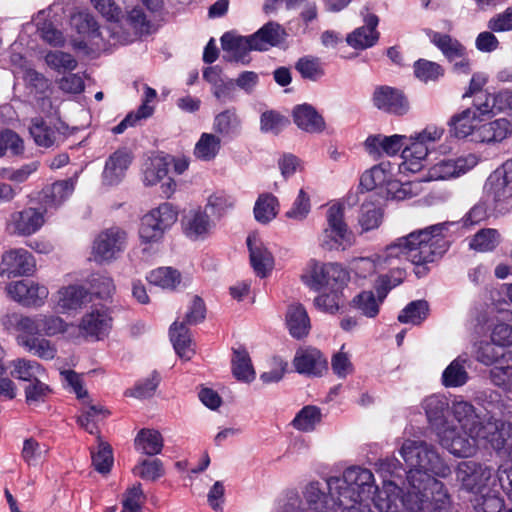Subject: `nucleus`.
<instances>
[{
	"instance_id": "obj_1",
	"label": "nucleus",
	"mask_w": 512,
	"mask_h": 512,
	"mask_svg": "<svg viewBox=\"0 0 512 512\" xmlns=\"http://www.w3.org/2000/svg\"><path fill=\"white\" fill-rule=\"evenodd\" d=\"M428 422L439 443L460 458L474 456L479 442L488 444L497 456L512 461V423L494 416H481L468 401L430 395L422 402Z\"/></svg>"
},
{
	"instance_id": "obj_2",
	"label": "nucleus",
	"mask_w": 512,
	"mask_h": 512,
	"mask_svg": "<svg viewBox=\"0 0 512 512\" xmlns=\"http://www.w3.org/2000/svg\"><path fill=\"white\" fill-rule=\"evenodd\" d=\"M400 454L410 467L407 474L406 492L389 483L375 499L379 512H448L450 498L444 484L435 476L450 475V467L441 459L436 449L421 440L407 439L400 448Z\"/></svg>"
},
{
	"instance_id": "obj_3",
	"label": "nucleus",
	"mask_w": 512,
	"mask_h": 512,
	"mask_svg": "<svg viewBox=\"0 0 512 512\" xmlns=\"http://www.w3.org/2000/svg\"><path fill=\"white\" fill-rule=\"evenodd\" d=\"M329 495L319 482H310L303 491L309 512H365L362 502L375 492L374 476L365 468L350 467L342 477L326 480Z\"/></svg>"
},
{
	"instance_id": "obj_4",
	"label": "nucleus",
	"mask_w": 512,
	"mask_h": 512,
	"mask_svg": "<svg viewBox=\"0 0 512 512\" xmlns=\"http://www.w3.org/2000/svg\"><path fill=\"white\" fill-rule=\"evenodd\" d=\"M443 230L444 224H436L400 237L386 247L379 260L388 266L394 265L396 260H407L414 265L434 262L447 250Z\"/></svg>"
},
{
	"instance_id": "obj_5",
	"label": "nucleus",
	"mask_w": 512,
	"mask_h": 512,
	"mask_svg": "<svg viewBox=\"0 0 512 512\" xmlns=\"http://www.w3.org/2000/svg\"><path fill=\"white\" fill-rule=\"evenodd\" d=\"M319 246L328 251L344 250L352 245V233L344 219V207L331 205L325 215V225L318 235Z\"/></svg>"
},
{
	"instance_id": "obj_6",
	"label": "nucleus",
	"mask_w": 512,
	"mask_h": 512,
	"mask_svg": "<svg viewBox=\"0 0 512 512\" xmlns=\"http://www.w3.org/2000/svg\"><path fill=\"white\" fill-rule=\"evenodd\" d=\"M177 217L178 213L170 203H163L145 214L138 231L141 245L153 246L160 243Z\"/></svg>"
},
{
	"instance_id": "obj_7",
	"label": "nucleus",
	"mask_w": 512,
	"mask_h": 512,
	"mask_svg": "<svg viewBox=\"0 0 512 512\" xmlns=\"http://www.w3.org/2000/svg\"><path fill=\"white\" fill-rule=\"evenodd\" d=\"M485 190L501 213L512 212V157L490 174Z\"/></svg>"
},
{
	"instance_id": "obj_8",
	"label": "nucleus",
	"mask_w": 512,
	"mask_h": 512,
	"mask_svg": "<svg viewBox=\"0 0 512 512\" xmlns=\"http://www.w3.org/2000/svg\"><path fill=\"white\" fill-rule=\"evenodd\" d=\"M127 245V232L117 226L110 227L100 232L92 246V258L97 263H111Z\"/></svg>"
},
{
	"instance_id": "obj_9",
	"label": "nucleus",
	"mask_w": 512,
	"mask_h": 512,
	"mask_svg": "<svg viewBox=\"0 0 512 512\" xmlns=\"http://www.w3.org/2000/svg\"><path fill=\"white\" fill-rule=\"evenodd\" d=\"M46 208L24 207L13 211L5 221V231L11 236L28 237L37 233L45 223Z\"/></svg>"
},
{
	"instance_id": "obj_10",
	"label": "nucleus",
	"mask_w": 512,
	"mask_h": 512,
	"mask_svg": "<svg viewBox=\"0 0 512 512\" xmlns=\"http://www.w3.org/2000/svg\"><path fill=\"white\" fill-rule=\"evenodd\" d=\"M493 475V468L476 461H463L456 469L457 480L467 492L475 495L488 490Z\"/></svg>"
},
{
	"instance_id": "obj_11",
	"label": "nucleus",
	"mask_w": 512,
	"mask_h": 512,
	"mask_svg": "<svg viewBox=\"0 0 512 512\" xmlns=\"http://www.w3.org/2000/svg\"><path fill=\"white\" fill-rule=\"evenodd\" d=\"M478 157L473 153L461 155L457 158H444L433 164L422 178V181L449 180L460 177L478 164Z\"/></svg>"
},
{
	"instance_id": "obj_12",
	"label": "nucleus",
	"mask_w": 512,
	"mask_h": 512,
	"mask_svg": "<svg viewBox=\"0 0 512 512\" xmlns=\"http://www.w3.org/2000/svg\"><path fill=\"white\" fill-rule=\"evenodd\" d=\"M6 291L11 299L25 307H42L49 296L48 288L33 280L11 282Z\"/></svg>"
},
{
	"instance_id": "obj_13",
	"label": "nucleus",
	"mask_w": 512,
	"mask_h": 512,
	"mask_svg": "<svg viewBox=\"0 0 512 512\" xmlns=\"http://www.w3.org/2000/svg\"><path fill=\"white\" fill-rule=\"evenodd\" d=\"M29 132L35 144L39 147L50 148L62 143L68 132V127L62 121H45L33 119Z\"/></svg>"
},
{
	"instance_id": "obj_14",
	"label": "nucleus",
	"mask_w": 512,
	"mask_h": 512,
	"mask_svg": "<svg viewBox=\"0 0 512 512\" xmlns=\"http://www.w3.org/2000/svg\"><path fill=\"white\" fill-rule=\"evenodd\" d=\"M36 262L32 254L24 248H14L3 253L0 262V275L10 277L32 275Z\"/></svg>"
},
{
	"instance_id": "obj_15",
	"label": "nucleus",
	"mask_w": 512,
	"mask_h": 512,
	"mask_svg": "<svg viewBox=\"0 0 512 512\" xmlns=\"http://www.w3.org/2000/svg\"><path fill=\"white\" fill-rule=\"evenodd\" d=\"M183 234L192 241L207 239L214 228V222L201 207L188 210L181 219Z\"/></svg>"
},
{
	"instance_id": "obj_16",
	"label": "nucleus",
	"mask_w": 512,
	"mask_h": 512,
	"mask_svg": "<svg viewBox=\"0 0 512 512\" xmlns=\"http://www.w3.org/2000/svg\"><path fill=\"white\" fill-rule=\"evenodd\" d=\"M112 318L104 306H94L81 319L79 330L85 337L101 340L108 335Z\"/></svg>"
},
{
	"instance_id": "obj_17",
	"label": "nucleus",
	"mask_w": 512,
	"mask_h": 512,
	"mask_svg": "<svg viewBox=\"0 0 512 512\" xmlns=\"http://www.w3.org/2000/svg\"><path fill=\"white\" fill-rule=\"evenodd\" d=\"M203 78L211 85V93L221 101H235L236 85L234 79L228 78L223 74L222 68L219 66H210L204 69Z\"/></svg>"
},
{
	"instance_id": "obj_18",
	"label": "nucleus",
	"mask_w": 512,
	"mask_h": 512,
	"mask_svg": "<svg viewBox=\"0 0 512 512\" xmlns=\"http://www.w3.org/2000/svg\"><path fill=\"white\" fill-rule=\"evenodd\" d=\"M252 36H241L233 32H227L221 37V46L224 51L223 58L226 61L248 63L247 55L256 50Z\"/></svg>"
},
{
	"instance_id": "obj_19",
	"label": "nucleus",
	"mask_w": 512,
	"mask_h": 512,
	"mask_svg": "<svg viewBox=\"0 0 512 512\" xmlns=\"http://www.w3.org/2000/svg\"><path fill=\"white\" fill-rule=\"evenodd\" d=\"M373 104L380 110L397 115H403L409 109V103L403 93L389 86H380L375 89Z\"/></svg>"
},
{
	"instance_id": "obj_20",
	"label": "nucleus",
	"mask_w": 512,
	"mask_h": 512,
	"mask_svg": "<svg viewBox=\"0 0 512 512\" xmlns=\"http://www.w3.org/2000/svg\"><path fill=\"white\" fill-rule=\"evenodd\" d=\"M247 246L250 253V262L254 272L261 278L266 277L272 271L274 266L272 253L256 234L248 236Z\"/></svg>"
},
{
	"instance_id": "obj_21",
	"label": "nucleus",
	"mask_w": 512,
	"mask_h": 512,
	"mask_svg": "<svg viewBox=\"0 0 512 512\" xmlns=\"http://www.w3.org/2000/svg\"><path fill=\"white\" fill-rule=\"evenodd\" d=\"M365 25L356 28L349 33L346 42L354 49L364 50L374 46L379 39V32L376 30L379 18L375 14L367 13L364 15Z\"/></svg>"
},
{
	"instance_id": "obj_22",
	"label": "nucleus",
	"mask_w": 512,
	"mask_h": 512,
	"mask_svg": "<svg viewBox=\"0 0 512 512\" xmlns=\"http://www.w3.org/2000/svg\"><path fill=\"white\" fill-rule=\"evenodd\" d=\"M131 164V156L126 150H117L106 160L102 172V184L107 187L118 185Z\"/></svg>"
},
{
	"instance_id": "obj_23",
	"label": "nucleus",
	"mask_w": 512,
	"mask_h": 512,
	"mask_svg": "<svg viewBox=\"0 0 512 512\" xmlns=\"http://www.w3.org/2000/svg\"><path fill=\"white\" fill-rule=\"evenodd\" d=\"M294 367L300 374L318 376L327 370V361L322 353L315 348L300 349L296 352Z\"/></svg>"
},
{
	"instance_id": "obj_24",
	"label": "nucleus",
	"mask_w": 512,
	"mask_h": 512,
	"mask_svg": "<svg viewBox=\"0 0 512 512\" xmlns=\"http://www.w3.org/2000/svg\"><path fill=\"white\" fill-rule=\"evenodd\" d=\"M72 24L79 34L84 35L86 41H79L74 43L77 49H86L89 45L100 47L102 40L99 27L94 17L88 13H78L72 17Z\"/></svg>"
},
{
	"instance_id": "obj_25",
	"label": "nucleus",
	"mask_w": 512,
	"mask_h": 512,
	"mask_svg": "<svg viewBox=\"0 0 512 512\" xmlns=\"http://www.w3.org/2000/svg\"><path fill=\"white\" fill-rule=\"evenodd\" d=\"M90 301L91 295L83 286L69 285L57 292V307L63 313L76 311Z\"/></svg>"
},
{
	"instance_id": "obj_26",
	"label": "nucleus",
	"mask_w": 512,
	"mask_h": 512,
	"mask_svg": "<svg viewBox=\"0 0 512 512\" xmlns=\"http://www.w3.org/2000/svg\"><path fill=\"white\" fill-rule=\"evenodd\" d=\"M30 334L53 337L65 333L68 324L59 316L50 313H40L31 316Z\"/></svg>"
},
{
	"instance_id": "obj_27",
	"label": "nucleus",
	"mask_w": 512,
	"mask_h": 512,
	"mask_svg": "<svg viewBox=\"0 0 512 512\" xmlns=\"http://www.w3.org/2000/svg\"><path fill=\"white\" fill-rule=\"evenodd\" d=\"M404 139L405 136L398 134L392 136L371 135L366 139L365 147L368 153L373 156H381L382 154L393 156L404 146Z\"/></svg>"
},
{
	"instance_id": "obj_28",
	"label": "nucleus",
	"mask_w": 512,
	"mask_h": 512,
	"mask_svg": "<svg viewBox=\"0 0 512 512\" xmlns=\"http://www.w3.org/2000/svg\"><path fill=\"white\" fill-rule=\"evenodd\" d=\"M285 322L293 338L302 339L309 334L311 328L310 318L302 304L293 303L288 306Z\"/></svg>"
},
{
	"instance_id": "obj_29",
	"label": "nucleus",
	"mask_w": 512,
	"mask_h": 512,
	"mask_svg": "<svg viewBox=\"0 0 512 512\" xmlns=\"http://www.w3.org/2000/svg\"><path fill=\"white\" fill-rule=\"evenodd\" d=\"M293 121L301 130L308 133H320L325 128L322 116L309 104H301L294 107Z\"/></svg>"
},
{
	"instance_id": "obj_30",
	"label": "nucleus",
	"mask_w": 512,
	"mask_h": 512,
	"mask_svg": "<svg viewBox=\"0 0 512 512\" xmlns=\"http://www.w3.org/2000/svg\"><path fill=\"white\" fill-rule=\"evenodd\" d=\"M511 133V124L505 118L479 125L473 134V140L482 143L503 141Z\"/></svg>"
},
{
	"instance_id": "obj_31",
	"label": "nucleus",
	"mask_w": 512,
	"mask_h": 512,
	"mask_svg": "<svg viewBox=\"0 0 512 512\" xmlns=\"http://www.w3.org/2000/svg\"><path fill=\"white\" fill-rule=\"evenodd\" d=\"M76 178H69L53 183L42 192L43 208H57L62 205L74 192Z\"/></svg>"
},
{
	"instance_id": "obj_32",
	"label": "nucleus",
	"mask_w": 512,
	"mask_h": 512,
	"mask_svg": "<svg viewBox=\"0 0 512 512\" xmlns=\"http://www.w3.org/2000/svg\"><path fill=\"white\" fill-rule=\"evenodd\" d=\"M17 343L34 356L43 360H52L57 354L56 346L48 339L37 334H19Z\"/></svg>"
},
{
	"instance_id": "obj_33",
	"label": "nucleus",
	"mask_w": 512,
	"mask_h": 512,
	"mask_svg": "<svg viewBox=\"0 0 512 512\" xmlns=\"http://www.w3.org/2000/svg\"><path fill=\"white\" fill-rule=\"evenodd\" d=\"M7 369H9L11 377L28 383L45 376V369L41 364L26 358H17L10 361Z\"/></svg>"
},
{
	"instance_id": "obj_34",
	"label": "nucleus",
	"mask_w": 512,
	"mask_h": 512,
	"mask_svg": "<svg viewBox=\"0 0 512 512\" xmlns=\"http://www.w3.org/2000/svg\"><path fill=\"white\" fill-rule=\"evenodd\" d=\"M212 127L220 138H232L240 133L241 119L235 108H228L215 115Z\"/></svg>"
},
{
	"instance_id": "obj_35",
	"label": "nucleus",
	"mask_w": 512,
	"mask_h": 512,
	"mask_svg": "<svg viewBox=\"0 0 512 512\" xmlns=\"http://www.w3.org/2000/svg\"><path fill=\"white\" fill-rule=\"evenodd\" d=\"M412 142L402 150L401 158L403 159L400 167L405 171L417 172L422 168V162L428 155V146H425L414 137Z\"/></svg>"
},
{
	"instance_id": "obj_36",
	"label": "nucleus",
	"mask_w": 512,
	"mask_h": 512,
	"mask_svg": "<svg viewBox=\"0 0 512 512\" xmlns=\"http://www.w3.org/2000/svg\"><path fill=\"white\" fill-rule=\"evenodd\" d=\"M170 339L180 358L190 360L195 353L188 328L184 323L174 322L170 328Z\"/></svg>"
},
{
	"instance_id": "obj_37",
	"label": "nucleus",
	"mask_w": 512,
	"mask_h": 512,
	"mask_svg": "<svg viewBox=\"0 0 512 512\" xmlns=\"http://www.w3.org/2000/svg\"><path fill=\"white\" fill-rule=\"evenodd\" d=\"M427 35L449 61H456L466 53L465 47L458 40L447 34L427 30Z\"/></svg>"
},
{
	"instance_id": "obj_38",
	"label": "nucleus",
	"mask_w": 512,
	"mask_h": 512,
	"mask_svg": "<svg viewBox=\"0 0 512 512\" xmlns=\"http://www.w3.org/2000/svg\"><path fill=\"white\" fill-rule=\"evenodd\" d=\"M252 36L255 48L258 51L267 50L270 46L278 45L284 36V30L278 23L268 22Z\"/></svg>"
},
{
	"instance_id": "obj_39",
	"label": "nucleus",
	"mask_w": 512,
	"mask_h": 512,
	"mask_svg": "<svg viewBox=\"0 0 512 512\" xmlns=\"http://www.w3.org/2000/svg\"><path fill=\"white\" fill-rule=\"evenodd\" d=\"M232 373L237 380L242 382L249 383L255 379L256 373L246 349L233 350Z\"/></svg>"
},
{
	"instance_id": "obj_40",
	"label": "nucleus",
	"mask_w": 512,
	"mask_h": 512,
	"mask_svg": "<svg viewBox=\"0 0 512 512\" xmlns=\"http://www.w3.org/2000/svg\"><path fill=\"white\" fill-rule=\"evenodd\" d=\"M168 173V162L165 157L154 156L143 165L142 181L145 186H154L162 181Z\"/></svg>"
},
{
	"instance_id": "obj_41",
	"label": "nucleus",
	"mask_w": 512,
	"mask_h": 512,
	"mask_svg": "<svg viewBox=\"0 0 512 512\" xmlns=\"http://www.w3.org/2000/svg\"><path fill=\"white\" fill-rule=\"evenodd\" d=\"M135 447L143 454L153 456L162 451L163 438L159 431L153 429H142L135 438Z\"/></svg>"
},
{
	"instance_id": "obj_42",
	"label": "nucleus",
	"mask_w": 512,
	"mask_h": 512,
	"mask_svg": "<svg viewBox=\"0 0 512 512\" xmlns=\"http://www.w3.org/2000/svg\"><path fill=\"white\" fill-rule=\"evenodd\" d=\"M477 121L476 109L467 108L461 113L454 115L450 120V125L457 137L466 138L469 135L473 136L474 131L478 127Z\"/></svg>"
},
{
	"instance_id": "obj_43",
	"label": "nucleus",
	"mask_w": 512,
	"mask_h": 512,
	"mask_svg": "<svg viewBox=\"0 0 512 512\" xmlns=\"http://www.w3.org/2000/svg\"><path fill=\"white\" fill-rule=\"evenodd\" d=\"M221 149V138L215 133H202L194 147V155L202 161H212Z\"/></svg>"
},
{
	"instance_id": "obj_44",
	"label": "nucleus",
	"mask_w": 512,
	"mask_h": 512,
	"mask_svg": "<svg viewBox=\"0 0 512 512\" xmlns=\"http://www.w3.org/2000/svg\"><path fill=\"white\" fill-rule=\"evenodd\" d=\"M278 211L279 202L273 194H261L256 200L254 206V216L258 222L262 224L269 223L277 216Z\"/></svg>"
},
{
	"instance_id": "obj_45",
	"label": "nucleus",
	"mask_w": 512,
	"mask_h": 512,
	"mask_svg": "<svg viewBox=\"0 0 512 512\" xmlns=\"http://www.w3.org/2000/svg\"><path fill=\"white\" fill-rule=\"evenodd\" d=\"M466 359L458 357L453 360L442 374V381L446 387H460L468 381V372L465 368Z\"/></svg>"
},
{
	"instance_id": "obj_46",
	"label": "nucleus",
	"mask_w": 512,
	"mask_h": 512,
	"mask_svg": "<svg viewBox=\"0 0 512 512\" xmlns=\"http://www.w3.org/2000/svg\"><path fill=\"white\" fill-rule=\"evenodd\" d=\"M147 280L150 284L162 289L173 290L181 281L180 273L171 267H160L152 270Z\"/></svg>"
},
{
	"instance_id": "obj_47",
	"label": "nucleus",
	"mask_w": 512,
	"mask_h": 512,
	"mask_svg": "<svg viewBox=\"0 0 512 512\" xmlns=\"http://www.w3.org/2000/svg\"><path fill=\"white\" fill-rule=\"evenodd\" d=\"M391 174L386 170L383 164L376 165L370 170L365 171L360 179L361 188L371 191L376 188L388 187L391 181Z\"/></svg>"
},
{
	"instance_id": "obj_48",
	"label": "nucleus",
	"mask_w": 512,
	"mask_h": 512,
	"mask_svg": "<svg viewBox=\"0 0 512 512\" xmlns=\"http://www.w3.org/2000/svg\"><path fill=\"white\" fill-rule=\"evenodd\" d=\"M48 452V445L40 443L36 439L30 437L25 439L23 442L21 457L29 466H37L46 458Z\"/></svg>"
},
{
	"instance_id": "obj_49",
	"label": "nucleus",
	"mask_w": 512,
	"mask_h": 512,
	"mask_svg": "<svg viewBox=\"0 0 512 512\" xmlns=\"http://www.w3.org/2000/svg\"><path fill=\"white\" fill-rule=\"evenodd\" d=\"M311 212V200L305 189L301 188L291 207L285 212V218L294 222H303Z\"/></svg>"
},
{
	"instance_id": "obj_50",
	"label": "nucleus",
	"mask_w": 512,
	"mask_h": 512,
	"mask_svg": "<svg viewBox=\"0 0 512 512\" xmlns=\"http://www.w3.org/2000/svg\"><path fill=\"white\" fill-rule=\"evenodd\" d=\"M420 182H422V179L405 183L391 179L388 182V187H386V196L397 201L409 199L420 193Z\"/></svg>"
},
{
	"instance_id": "obj_51",
	"label": "nucleus",
	"mask_w": 512,
	"mask_h": 512,
	"mask_svg": "<svg viewBox=\"0 0 512 512\" xmlns=\"http://www.w3.org/2000/svg\"><path fill=\"white\" fill-rule=\"evenodd\" d=\"M382 216V211L377 205L371 202H364L361 205L358 216V224L361 227V232L377 229L382 222Z\"/></svg>"
},
{
	"instance_id": "obj_52",
	"label": "nucleus",
	"mask_w": 512,
	"mask_h": 512,
	"mask_svg": "<svg viewBox=\"0 0 512 512\" xmlns=\"http://www.w3.org/2000/svg\"><path fill=\"white\" fill-rule=\"evenodd\" d=\"M109 412L102 406L89 405L78 416V424L90 434H98V421L107 417Z\"/></svg>"
},
{
	"instance_id": "obj_53",
	"label": "nucleus",
	"mask_w": 512,
	"mask_h": 512,
	"mask_svg": "<svg viewBox=\"0 0 512 512\" xmlns=\"http://www.w3.org/2000/svg\"><path fill=\"white\" fill-rule=\"evenodd\" d=\"M500 243V234L496 229L487 228L478 231L470 240L471 249L479 252L494 250Z\"/></svg>"
},
{
	"instance_id": "obj_54",
	"label": "nucleus",
	"mask_w": 512,
	"mask_h": 512,
	"mask_svg": "<svg viewBox=\"0 0 512 512\" xmlns=\"http://www.w3.org/2000/svg\"><path fill=\"white\" fill-rule=\"evenodd\" d=\"M45 63L58 73L73 71L77 68V60L69 53L55 50L49 51L44 57Z\"/></svg>"
},
{
	"instance_id": "obj_55",
	"label": "nucleus",
	"mask_w": 512,
	"mask_h": 512,
	"mask_svg": "<svg viewBox=\"0 0 512 512\" xmlns=\"http://www.w3.org/2000/svg\"><path fill=\"white\" fill-rule=\"evenodd\" d=\"M24 151V140L16 132L9 129L0 132V157L20 156Z\"/></svg>"
},
{
	"instance_id": "obj_56",
	"label": "nucleus",
	"mask_w": 512,
	"mask_h": 512,
	"mask_svg": "<svg viewBox=\"0 0 512 512\" xmlns=\"http://www.w3.org/2000/svg\"><path fill=\"white\" fill-rule=\"evenodd\" d=\"M428 315V303L423 300L409 303L398 315V320L404 324L418 325Z\"/></svg>"
},
{
	"instance_id": "obj_57",
	"label": "nucleus",
	"mask_w": 512,
	"mask_h": 512,
	"mask_svg": "<svg viewBox=\"0 0 512 512\" xmlns=\"http://www.w3.org/2000/svg\"><path fill=\"white\" fill-rule=\"evenodd\" d=\"M321 411L316 406H305L294 418L292 424L294 428L300 431H312L321 421Z\"/></svg>"
},
{
	"instance_id": "obj_58",
	"label": "nucleus",
	"mask_w": 512,
	"mask_h": 512,
	"mask_svg": "<svg viewBox=\"0 0 512 512\" xmlns=\"http://www.w3.org/2000/svg\"><path fill=\"white\" fill-rule=\"evenodd\" d=\"M382 301L373 291H363L356 295L353 300V306L367 317H375L379 312Z\"/></svg>"
},
{
	"instance_id": "obj_59",
	"label": "nucleus",
	"mask_w": 512,
	"mask_h": 512,
	"mask_svg": "<svg viewBox=\"0 0 512 512\" xmlns=\"http://www.w3.org/2000/svg\"><path fill=\"white\" fill-rule=\"evenodd\" d=\"M295 68L304 79L310 81L319 80L325 73L321 61L318 58L310 56L300 58Z\"/></svg>"
},
{
	"instance_id": "obj_60",
	"label": "nucleus",
	"mask_w": 512,
	"mask_h": 512,
	"mask_svg": "<svg viewBox=\"0 0 512 512\" xmlns=\"http://www.w3.org/2000/svg\"><path fill=\"white\" fill-rule=\"evenodd\" d=\"M92 464L95 469L100 473H107L110 471L113 464V454L111 446L102 441L98 436L97 451L92 450Z\"/></svg>"
},
{
	"instance_id": "obj_61",
	"label": "nucleus",
	"mask_w": 512,
	"mask_h": 512,
	"mask_svg": "<svg viewBox=\"0 0 512 512\" xmlns=\"http://www.w3.org/2000/svg\"><path fill=\"white\" fill-rule=\"evenodd\" d=\"M474 508L476 512H502L504 500L490 490L475 495Z\"/></svg>"
},
{
	"instance_id": "obj_62",
	"label": "nucleus",
	"mask_w": 512,
	"mask_h": 512,
	"mask_svg": "<svg viewBox=\"0 0 512 512\" xmlns=\"http://www.w3.org/2000/svg\"><path fill=\"white\" fill-rule=\"evenodd\" d=\"M289 119L275 111H266L260 118L261 131L278 134L289 125Z\"/></svg>"
},
{
	"instance_id": "obj_63",
	"label": "nucleus",
	"mask_w": 512,
	"mask_h": 512,
	"mask_svg": "<svg viewBox=\"0 0 512 512\" xmlns=\"http://www.w3.org/2000/svg\"><path fill=\"white\" fill-rule=\"evenodd\" d=\"M489 378L495 386L512 392V365H494L489 371Z\"/></svg>"
},
{
	"instance_id": "obj_64",
	"label": "nucleus",
	"mask_w": 512,
	"mask_h": 512,
	"mask_svg": "<svg viewBox=\"0 0 512 512\" xmlns=\"http://www.w3.org/2000/svg\"><path fill=\"white\" fill-rule=\"evenodd\" d=\"M144 501L141 485H133L123 494L121 512H143Z\"/></svg>"
}]
</instances>
